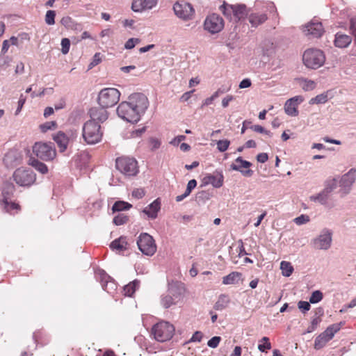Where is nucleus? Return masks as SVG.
Segmentation results:
<instances>
[{
  "mask_svg": "<svg viewBox=\"0 0 356 356\" xmlns=\"http://www.w3.org/2000/svg\"><path fill=\"white\" fill-rule=\"evenodd\" d=\"M112 250L118 252H123L128 249V243L126 236H120L113 241L110 244Z\"/></svg>",
  "mask_w": 356,
  "mask_h": 356,
  "instance_id": "nucleus-27",
  "label": "nucleus"
},
{
  "mask_svg": "<svg viewBox=\"0 0 356 356\" xmlns=\"http://www.w3.org/2000/svg\"><path fill=\"white\" fill-rule=\"evenodd\" d=\"M306 35L312 38H320L324 33V29L321 22L316 19H313L303 29Z\"/></svg>",
  "mask_w": 356,
  "mask_h": 356,
  "instance_id": "nucleus-19",
  "label": "nucleus"
},
{
  "mask_svg": "<svg viewBox=\"0 0 356 356\" xmlns=\"http://www.w3.org/2000/svg\"><path fill=\"white\" fill-rule=\"evenodd\" d=\"M229 302V298L225 295H220L218 301L215 303L214 309L216 310H222L225 309Z\"/></svg>",
  "mask_w": 356,
  "mask_h": 356,
  "instance_id": "nucleus-38",
  "label": "nucleus"
},
{
  "mask_svg": "<svg viewBox=\"0 0 356 356\" xmlns=\"http://www.w3.org/2000/svg\"><path fill=\"white\" fill-rule=\"evenodd\" d=\"M280 268L282 271V275L285 277H289L293 271V268L291 263L285 261L281 262Z\"/></svg>",
  "mask_w": 356,
  "mask_h": 356,
  "instance_id": "nucleus-39",
  "label": "nucleus"
},
{
  "mask_svg": "<svg viewBox=\"0 0 356 356\" xmlns=\"http://www.w3.org/2000/svg\"><path fill=\"white\" fill-rule=\"evenodd\" d=\"M324 314V309L322 307H318L314 310V315L313 316L314 318H317L318 320H321V317Z\"/></svg>",
  "mask_w": 356,
  "mask_h": 356,
  "instance_id": "nucleus-59",
  "label": "nucleus"
},
{
  "mask_svg": "<svg viewBox=\"0 0 356 356\" xmlns=\"http://www.w3.org/2000/svg\"><path fill=\"white\" fill-rule=\"evenodd\" d=\"M101 61V58H100V54L99 53H96L95 54V56H93V59H92V61L90 63V68H92L94 66L98 65Z\"/></svg>",
  "mask_w": 356,
  "mask_h": 356,
  "instance_id": "nucleus-60",
  "label": "nucleus"
},
{
  "mask_svg": "<svg viewBox=\"0 0 356 356\" xmlns=\"http://www.w3.org/2000/svg\"><path fill=\"white\" fill-rule=\"evenodd\" d=\"M203 181L205 184H211L214 188H220L223 185L224 176L222 171L216 170L212 174L207 175Z\"/></svg>",
  "mask_w": 356,
  "mask_h": 356,
  "instance_id": "nucleus-23",
  "label": "nucleus"
},
{
  "mask_svg": "<svg viewBox=\"0 0 356 356\" xmlns=\"http://www.w3.org/2000/svg\"><path fill=\"white\" fill-rule=\"evenodd\" d=\"M302 60L307 67L310 69H318L324 64L325 57L321 50L317 49H309L304 52Z\"/></svg>",
  "mask_w": 356,
  "mask_h": 356,
  "instance_id": "nucleus-5",
  "label": "nucleus"
},
{
  "mask_svg": "<svg viewBox=\"0 0 356 356\" xmlns=\"http://www.w3.org/2000/svg\"><path fill=\"white\" fill-rule=\"evenodd\" d=\"M298 307L303 314H305L311 308L310 302L300 300L298 303Z\"/></svg>",
  "mask_w": 356,
  "mask_h": 356,
  "instance_id": "nucleus-50",
  "label": "nucleus"
},
{
  "mask_svg": "<svg viewBox=\"0 0 356 356\" xmlns=\"http://www.w3.org/2000/svg\"><path fill=\"white\" fill-rule=\"evenodd\" d=\"M161 200L159 198L154 200L147 207L143 209V212L146 214L148 218L155 219L158 216V213L161 209Z\"/></svg>",
  "mask_w": 356,
  "mask_h": 356,
  "instance_id": "nucleus-26",
  "label": "nucleus"
},
{
  "mask_svg": "<svg viewBox=\"0 0 356 356\" xmlns=\"http://www.w3.org/2000/svg\"><path fill=\"white\" fill-rule=\"evenodd\" d=\"M300 86L303 90L311 91L316 88V83L312 80L302 79L300 81Z\"/></svg>",
  "mask_w": 356,
  "mask_h": 356,
  "instance_id": "nucleus-40",
  "label": "nucleus"
},
{
  "mask_svg": "<svg viewBox=\"0 0 356 356\" xmlns=\"http://www.w3.org/2000/svg\"><path fill=\"white\" fill-rule=\"evenodd\" d=\"M128 216L124 213H120L114 217L113 222L116 225H122L128 221Z\"/></svg>",
  "mask_w": 356,
  "mask_h": 356,
  "instance_id": "nucleus-45",
  "label": "nucleus"
},
{
  "mask_svg": "<svg viewBox=\"0 0 356 356\" xmlns=\"http://www.w3.org/2000/svg\"><path fill=\"white\" fill-rule=\"evenodd\" d=\"M304 101V97L301 95H297L289 99L284 104V111L289 116H298V106Z\"/></svg>",
  "mask_w": 356,
  "mask_h": 356,
  "instance_id": "nucleus-20",
  "label": "nucleus"
},
{
  "mask_svg": "<svg viewBox=\"0 0 356 356\" xmlns=\"http://www.w3.org/2000/svg\"><path fill=\"white\" fill-rule=\"evenodd\" d=\"M242 273L236 271L230 273L222 277V284L225 285L235 284L241 279Z\"/></svg>",
  "mask_w": 356,
  "mask_h": 356,
  "instance_id": "nucleus-31",
  "label": "nucleus"
},
{
  "mask_svg": "<svg viewBox=\"0 0 356 356\" xmlns=\"http://www.w3.org/2000/svg\"><path fill=\"white\" fill-rule=\"evenodd\" d=\"M56 12L52 10H49L46 13L45 15V22L48 25H53L55 24Z\"/></svg>",
  "mask_w": 356,
  "mask_h": 356,
  "instance_id": "nucleus-46",
  "label": "nucleus"
},
{
  "mask_svg": "<svg viewBox=\"0 0 356 356\" xmlns=\"http://www.w3.org/2000/svg\"><path fill=\"white\" fill-rule=\"evenodd\" d=\"M175 327L168 321H162L156 323L152 328V334L159 342H165L172 339L175 334Z\"/></svg>",
  "mask_w": 356,
  "mask_h": 356,
  "instance_id": "nucleus-4",
  "label": "nucleus"
},
{
  "mask_svg": "<svg viewBox=\"0 0 356 356\" xmlns=\"http://www.w3.org/2000/svg\"><path fill=\"white\" fill-rule=\"evenodd\" d=\"M332 241V230L324 228L320 234L312 240V245L316 250H327L331 247Z\"/></svg>",
  "mask_w": 356,
  "mask_h": 356,
  "instance_id": "nucleus-13",
  "label": "nucleus"
},
{
  "mask_svg": "<svg viewBox=\"0 0 356 356\" xmlns=\"http://www.w3.org/2000/svg\"><path fill=\"white\" fill-rule=\"evenodd\" d=\"M327 102V94L322 93V94L316 95L314 98H312L309 100V104H325Z\"/></svg>",
  "mask_w": 356,
  "mask_h": 356,
  "instance_id": "nucleus-43",
  "label": "nucleus"
},
{
  "mask_svg": "<svg viewBox=\"0 0 356 356\" xmlns=\"http://www.w3.org/2000/svg\"><path fill=\"white\" fill-rule=\"evenodd\" d=\"M131 207H132V205L127 202L117 201L113 205L112 210L113 212L122 211L128 210Z\"/></svg>",
  "mask_w": 356,
  "mask_h": 356,
  "instance_id": "nucleus-36",
  "label": "nucleus"
},
{
  "mask_svg": "<svg viewBox=\"0 0 356 356\" xmlns=\"http://www.w3.org/2000/svg\"><path fill=\"white\" fill-rule=\"evenodd\" d=\"M262 49L264 56H270L274 53V44L270 41H266L264 43Z\"/></svg>",
  "mask_w": 356,
  "mask_h": 356,
  "instance_id": "nucleus-41",
  "label": "nucleus"
},
{
  "mask_svg": "<svg viewBox=\"0 0 356 356\" xmlns=\"http://www.w3.org/2000/svg\"><path fill=\"white\" fill-rule=\"evenodd\" d=\"M220 11L227 17L232 19V15H234V5L223 3L220 6Z\"/></svg>",
  "mask_w": 356,
  "mask_h": 356,
  "instance_id": "nucleus-42",
  "label": "nucleus"
},
{
  "mask_svg": "<svg viewBox=\"0 0 356 356\" xmlns=\"http://www.w3.org/2000/svg\"><path fill=\"white\" fill-rule=\"evenodd\" d=\"M267 15L265 13H251L249 15L248 20L252 26L257 27L263 24L267 19Z\"/></svg>",
  "mask_w": 356,
  "mask_h": 356,
  "instance_id": "nucleus-29",
  "label": "nucleus"
},
{
  "mask_svg": "<svg viewBox=\"0 0 356 356\" xmlns=\"http://www.w3.org/2000/svg\"><path fill=\"white\" fill-rule=\"evenodd\" d=\"M356 180V168H351L348 172L341 176L339 184L341 187L340 193L343 197L348 194L351 190L352 186Z\"/></svg>",
  "mask_w": 356,
  "mask_h": 356,
  "instance_id": "nucleus-15",
  "label": "nucleus"
},
{
  "mask_svg": "<svg viewBox=\"0 0 356 356\" xmlns=\"http://www.w3.org/2000/svg\"><path fill=\"white\" fill-rule=\"evenodd\" d=\"M13 177L15 183L19 186L29 187L36 180V175L34 172L26 168H17L13 173Z\"/></svg>",
  "mask_w": 356,
  "mask_h": 356,
  "instance_id": "nucleus-9",
  "label": "nucleus"
},
{
  "mask_svg": "<svg viewBox=\"0 0 356 356\" xmlns=\"http://www.w3.org/2000/svg\"><path fill=\"white\" fill-rule=\"evenodd\" d=\"M330 195L323 190L316 195H311L309 200L314 202H318L321 205H326L328 202Z\"/></svg>",
  "mask_w": 356,
  "mask_h": 356,
  "instance_id": "nucleus-32",
  "label": "nucleus"
},
{
  "mask_svg": "<svg viewBox=\"0 0 356 356\" xmlns=\"http://www.w3.org/2000/svg\"><path fill=\"white\" fill-rule=\"evenodd\" d=\"M53 140L56 143L60 152H65L69 143V137L63 131H59L53 136Z\"/></svg>",
  "mask_w": 356,
  "mask_h": 356,
  "instance_id": "nucleus-25",
  "label": "nucleus"
},
{
  "mask_svg": "<svg viewBox=\"0 0 356 356\" xmlns=\"http://www.w3.org/2000/svg\"><path fill=\"white\" fill-rule=\"evenodd\" d=\"M140 42V40L138 38H130L124 44V48L127 49H131Z\"/></svg>",
  "mask_w": 356,
  "mask_h": 356,
  "instance_id": "nucleus-53",
  "label": "nucleus"
},
{
  "mask_svg": "<svg viewBox=\"0 0 356 356\" xmlns=\"http://www.w3.org/2000/svg\"><path fill=\"white\" fill-rule=\"evenodd\" d=\"M321 322V320L312 318L310 325L308 326L307 330L304 332V334L312 333L314 331H315Z\"/></svg>",
  "mask_w": 356,
  "mask_h": 356,
  "instance_id": "nucleus-49",
  "label": "nucleus"
},
{
  "mask_svg": "<svg viewBox=\"0 0 356 356\" xmlns=\"http://www.w3.org/2000/svg\"><path fill=\"white\" fill-rule=\"evenodd\" d=\"M352 38L346 34L337 33L335 35L334 44L339 48H346L351 42Z\"/></svg>",
  "mask_w": 356,
  "mask_h": 356,
  "instance_id": "nucleus-28",
  "label": "nucleus"
},
{
  "mask_svg": "<svg viewBox=\"0 0 356 356\" xmlns=\"http://www.w3.org/2000/svg\"><path fill=\"white\" fill-rule=\"evenodd\" d=\"M204 27L212 34L219 33L224 27V20L220 15L211 14L205 19Z\"/></svg>",
  "mask_w": 356,
  "mask_h": 356,
  "instance_id": "nucleus-16",
  "label": "nucleus"
},
{
  "mask_svg": "<svg viewBox=\"0 0 356 356\" xmlns=\"http://www.w3.org/2000/svg\"><path fill=\"white\" fill-rule=\"evenodd\" d=\"M149 142L151 150L152 151L159 149L161 145V140L156 138H150Z\"/></svg>",
  "mask_w": 356,
  "mask_h": 356,
  "instance_id": "nucleus-54",
  "label": "nucleus"
},
{
  "mask_svg": "<svg viewBox=\"0 0 356 356\" xmlns=\"http://www.w3.org/2000/svg\"><path fill=\"white\" fill-rule=\"evenodd\" d=\"M350 28L353 35L355 36V40L356 41V19L355 18H353L350 19Z\"/></svg>",
  "mask_w": 356,
  "mask_h": 356,
  "instance_id": "nucleus-64",
  "label": "nucleus"
},
{
  "mask_svg": "<svg viewBox=\"0 0 356 356\" xmlns=\"http://www.w3.org/2000/svg\"><path fill=\"white\" fill-rule=\"evenodd\" d=\"M158 0H133L131 9L134 12L141 13L146 10H151L156 6Z\"/></svg>",
  "mask_w": 356,
  "mask_h": 356,
  "instance_id": "nucleus-22",
  "label": "nucleus"
},
{
  "mask_svg": "<svg viewBox=\"0 0 356 356\" xmlns=\"http://www.w3.org/2000/svg\"><path fill=\"white\" fill-rule=\"evenodd\" d=\"M268 159V156L266 153H259L257 156V160L258 162L264 163Z\"/></svg>",
  "mask_w": 356,
  "mask_h": 356,
  "instance_id": "nucleus-61",
  "label": "nucleus"
},
{
  "mask_svg": "<svg viewBox=\"0 0 356 356\" xmlns=\"http://www.w3.org/2000/svg\"><path fill=\"white\" fill-rule=\"evenodd\" d=\"M175 15L183 19H191L195 14V10L192 5L184 1H178L173 6Z\"/></svg>",
  "mask_w": 356,
  "mask_h": 356,
  "instance_id": "nucleus-14",
  "label": "nucleus"
},
{
  "mask_svg": "<svg viewBox=\"0 0 356 356\" xmlns=\"http://www.w3.org/2000/svg\"><path fill=\"white\" fill-rule=\"evenodd\" d=\"M106 108L102 106L91 108L89 111L90 119L88 121H93V122H97L99 124L104 122L108 117V113Z\"/></svg>",
  "mask_w": 356,
  "mask_h": 356,
  "instance_id": "nucleus-21",
  "label": "nucleus"
},
{
  "mask_svg": "<svg viewBox=\"0 0 356 356\" xmlns=\"http://www.w3.org/2000/svg\"><path fill=\"white\" fill-rule=\"evenodd\" d=\"M33 152L40 159L49 161L56 156L55 147L51 143L37 142L33 146Z\"/></svg>",
  "mask_w": 356,
  "mask_h": 356,
  "instance_id": "nucleus-11",
  "label": "nucleus"
},
{
  "mask_svg": "<svg viewBox=\"0 0 356 356\" xmlns=\"http://www.w3.org/2000/svg\"><path fill=\"white\" fill-rule=\"evenodd\" d=\"M139 286V282L137 280L129 283L124 287V294L127 296H131L136 289Z\"/></svg>",
  "mask_w": 356,
  "mask_h": 356,
  "instance_id": "nucleus-35",
  "label": "nucleus"
},
{
  "mask_svg": "<svg viewBox=\"0 0 356 356\" xmlns=\"http://www.w3.org/2000/svg\"><path fill=\"white\" fill-rule=\"evenodd\" d=\"M309 217L307 215L302 214L296 217L293 221L298 225H304L309 221Z\"/></svg>",
  "mask_w": 356,
  "mask_h": 356,
  "instance_id": "nucleus-51",
  "label": "nucleus"
},
{
  "mask_svg": "<svg viewBox=\"0 0 356 356\" xmlns=\"http://www.w3.org/2000/svg\"><path fill=\"white\" fill-rule=\"evenodd\" d=\"M15 186L13 183L9 181L3 183L1 191L2 199L0 200V204L2 209L7 212L19 208V205L12 201Z\"/></svg>",
  "mask_w": 356,
  "mask_h": 356,
  "instance_id": "nucleus-7",
  "label": "nucleus"
},
{
  "mask_svg": "<svg viewBox=\"0 0 356 356\" xmlns=\"http://www.w3.org/2000/svg\"><path fill=\"white\" fill-rule=\"evenodd\" d=\"M116 168L127 177L135 176L138 172V162L134 158L120 157L115 161Z\"/></svg>",
  "mask_w": 356,
  "mask_h": 356,
  "instance_id": "nucleus-10",
  "label": "nucleus"
},
{
  "mask_svg": "<svg viewBox=\"0 0 356 356\" xmlns=\"http://www.w3.org/2000/svg\"><path fill=\"white\" fill-rule=\"evenodd\" d=\"M345 324L344 321L339 323H334L329 325L324 332L316 337L314 341V348L320 350L323 348L326 343L334 337V334L338 332L341 327Z\"/></svg>",
  "mask_w": 356,
  "mask_h": 356,
  "instance_id": "nucleus-8",
  "label": "nucleus"
},
{
  "mask_svg": "<svg viewBox=\"0 0 356 356\" xmlns=\"http://www.w3.org/2000/svg\"><path fill=\"white\" fill-rule=\"evenodd\" d=\"M56 127V122L55 121L47 122L40 125V129L42 132H46L49 130L54 129Z\"/></svg>",
  "mask_w": 356,
  "mask_h": 356,
  "instance_id": "nucleus-47",
  "label": "nucleus"
},
{
  "mask_svg": "<svg viewBox=\"0 0 356 356\" xmlns=\"http://www.w3.org/2000/svg\"><path fill=\"white\" fill-rule=\"evenodd\" d=\"M138 249L143 254L152 256L156 251V245L153 237L147 233H141L137 240Z\"/></svg>",
  "mask_w": 356,
  "mask_h": 356,
  "instance_id": "nucleus-12",
  "label": "nucleus"
},
{
  "mask_svg": "<svg viewBox=\"0 0 356 356\" xmlns=\"http://www.w3.org/2000/svg\"><path fill=\"white\" fill-rule=\"evenodd\" d=\"M28 163L42 174H46L48 172L47 166L44 163H42L35 158L31 157L28 161Z\"/></svg>",
  "mask_w": 356,
  "mask_h": 356,
  "instance_id": "nucleus-33",
  "label": "nucleus"
},
{
  "mask_svg": "<svg viewBox=\"0 0 356 356\" xmlns=\"http://www.w3.org/2000/svg\"><path fill=\"white\" fill-rule=\"evenodd\" d=\"M120 92L114 88H106L100 90L98 95V103L103 108L114 106L120 100Z\"/></svg>",
  "mask_w": 356,
  "mask_h": 356,
  "instance_id": "nucleus-6",
  "label": "nucleus"
},
{
  "mask_svg": "<svg viewBox=\"0 0 356 356\" xmlns=\"http://www.w3.org/2000/svg\"><path fill=\"white\" fill-rule=\"evenodd\" d=\"M252 166V163L250 161L243 159L241 156H238L235 159V163H233L230 165V168L232 170L238 171L245 177H250L252 176L253 170L248 169Z\"/></svg>",
  "mask_w": 356,
  "mask_h": 356,
  "instance_id": "nucleus-17",
  "label": "nucleus"
},
{
  "mask_svg": "<svg viewBox=\"0 0 356 356\" xmlns=\"http://www.w3.org/2000/svg\"><path fill=\"white\" fill-rule=\"evenodd\" d=\"M203 334L200 331H196L191 338L188 342H200L202 339Z\"/></svg>",
  "mask_w": 356,
  "mask_h": 356,
  "instance_id": "nucleus-57",
  "label": "nucleus"
},
{
  "mask_svg": "<svg viewBox=\"0 0 356 356\" xmlns=\"http://www.w3.org/2000/svg\"><path fill=\"white\" fill-rule=\"evenodd\" d=\"M184 291L182 284L178 282L170 284L167 291L161 296V305L164 309H168L177 305L182 299Z\"/></svg>",
  "mask_w": 356,
  "mask_h": 356,
  "instance_id": "nucleus-2",
  "label": "nucleus"
},
{
  "mask_svg": "<svg viewBox=\"0 0 356 356\" xmlns=\"http://www.w3.org/2000/svg\"><path fill=\"white\" fill-rule=\"evenodd\" d=\"M60 23L67 29H78L80 26L79 24L75 23V22L69 16L63 17L60 20Z\"/></svg>",
  "mask_w": 356,
  "mask_h": 356,
  "instance_id": "nucleus-37",
  "label": "nucleus"
},
{
  "mask_svg": "<svg viewBox=\"0 0 356 356\" xmlns=\"http://www.w3.org/2000/svg\"><path fill=\"white\" fill-rule=\"evenodd\" d=\"M248 14L245 4L234 5V17L235 21H239L245 17Z\"/></svg>",
  "mask_w": 356,
  "mask_h": 356,
  "instance_id": "nucleus-30",
  "label": "nucleus"
},
{
  "mask_svg": "<svg viewBox=\"0 0 356 356\" xmlns=\"http://www.w3.org/2000/svg\"><path fill=\"white\" fill-rule=\"evenodd\" d=\"M61 51L63 54H67L70 51V41L68 38H63L61 40Z\"/></svg>",
  "mask_w": 356,
  "mask_h": 356,
  "instance_id": "nucleus-52",
  "label": "nucleus"
},
{
  "mask_svg": "<svg viewBox=\"0 0 356 356\" xmlns=\"http://www.w3.org/2000/svg\"><path fill=\"white\" fill-rule=\"evenodd\" d=\"M270 348H271L270 343H259L258 346V349L261 352H265L266 350H270Z\"/></svg>",
  "mask_w": 356,
  "mask_h": 356,
  "instance_id": "nucleus-63",
  "label": "nucleus"
},
{
  "mask_svg": "<svg viewBox=\"0 0 356 356\" xmlns=\"http://www.w3.org/2000/svg\"><path fill=\"white\" fill-rule=\"evenodd\" d=\"M82 136L88 145H95L102 140L103 131L101 125L93 121H86L82 128Z\"/></svg>",
  "mask_w": 356,
  "mask_h": 356,
  "instance_id": "nucleus-3",
  "label": "nucleus"
},
{
  "mask_svg": "<svg viewBox=\"0 0 356 356\" xmlns=\"http://www.w3.org/2000/svg\"><path fill=\"white\" fill-rule=\"evenodd\" d=\"M234 99V97L232 95H227L222 100V106L223 108H226L228 106L229 102Z\"/></svg>",
  "mask_w": 356,
  "mask_h": 356,
  "instance_id": "nucleus-62",
  "label": "nucleus"
},
{
  "mask_svg": "<svg viewBox=\"0 0 356 356\" xmlns=\"http://www.w3.org/2000/svg\"><path fill=\"white\" fill-rule=\"evenodd\" d=\"M338 181L336 178L327 179L324 183V188L323 189L325 193L330 195L337 187Z\"/></svg>",
  "mask_w": 356,
  "mask_h": 356,
  "instance_id": "nucleus-34",
  "label": "nucleus"
},
{
  "mask_svg": "<svg viewBox=\"0 0 356 356\" xmlns=\"http://www.w3.org/2000/svg\"><path fill=\"white\" fill-rule=\"evenodd\" d=\"M216 144H217V149L220 152H224L228 149L230 142H229V140H228L227 139L220 140L217 142Z\"/></svg>",
  "mask_w": 356,
  "mask_h": 356,
  "instance_id": "nucleus-48",
  "label": "nucleus"
},
{
  "mask_svg": "<svg viewBox=\"0 0 356 356\" xmlns=\"http://www.w3.org/2000/svg\"><path fill=\"white\" fill-rule=\"evenodd\" d=\"M145 195V192L144 189L143 188H135L132 191V196L136 199H141L143 198Z\"/></svg>",
  "mask_w": 356,
  "mask_h": 356,
  "instance_id": "nucleus-56",
  "label": "nucleus"
},
{
  "mask_svg": "<svg viewBox=\"0 0 356 356\" xmlns=\"http://www.w3.org/2000/svg\"><path fill=\"white\" fill-rule=\"evenodd\" d=\"M323 298V293L319 291L316 290L312 292L310 298H309V302L312 304H316L322 300Z\"/></svg>",
  "mask_w": 356,
  "mask_h": 356,
  "instance_id": "nucleus-44",
  "label": "nucleus"
},
{
  "mask_svg": "<svg viewBox=\"0 0 356 356\" xmlns=\"http://www.w3.org/2000/svg\"><path fill=\"white\" fill-rule=\"evenodd\" d=\"M149 106L147 97L143 93H134L129 101L121 102L117 108L118 115L125 121L138 122Z\"/></svg>",
  "mask_w": 356,
  "mask_h": 356,
  "instance_id": "nucleus-1",
  "label": "nucleus"
},
{
  "mask_svg": "<svg viewBox=\"0 0 356 356\" xmlns=\"http://www.w3.org/2000/svg\"><path fill=\"white\" fill-rule=\"evenodd\" d=\"M186 139V136H184V135H179L175 138H174L171 141H170V144L174 145V146H177L179 145V144L184 140Z\"/></svg>",
  "mask_w": 356,
  "mask_h": 356,
  "instance_id": "nucleus-58",
  "label": "nucleus"
},
{
  "mask_svg": "<svg viewBox=\"0 0 356 356\" xmlns=\"http://www.w3.org/2000/svg\"><path fill=\"white\" fill-rule=\"evenodd\" d=\"M221 341L220 337H213L211 339H209L207 342V346L212 348H216L219 345V343Z\"/></svg>",
  "mask_w": 356,
  "mask_h": 356,
  "instance_id": "nucleus-55",
  "label": "nucleus"
},
{
  "mask_svg": "<svg viewBox=\"0 0 356 356\" xmlns=\"http://www.w3.org/2000/svg\"><path fill=\"white\" fill-rule=\"evenodd\" d=\"M22 161V155L17 149H11L8 150L4 157L3 163L8 168H13L19 165Z\"/></svg>",
  "mask_w": 356,
  "mask_h": 356,
  "instance_id": "nucleus-18",
  "label": "nucleus"
},
{
  "mask_svg": "<svg viewBox=\"0 0 356 356\" xmlns=\"http://www.w3.org/2000/svg\"><path fill=\"white\" fill-rule=\"evenodd\" d=\"M97 275L99 276V279L100 280L102 289L104 291H106L108 293H111V290H115V284L113 281H111V277L106 273V272L103 270H99L97 272Z\"/></svg>",
  "mask_w": 356,
  "mask_h": 356,
  "instance_id": "nucleus-24",
  "label": "nucleus"
}]
</instances>
